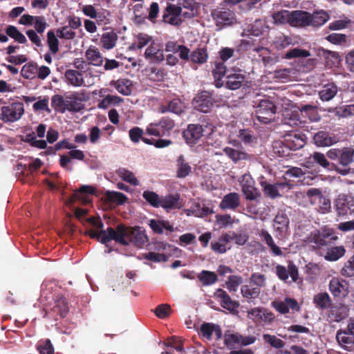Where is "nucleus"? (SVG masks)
Returning <instances> with one entry per match:
<instances>
[{"label": "nucleus", "mask_w": 354, "mask_h": 354, "mask_svg": "<svg viewBox=\"0 0 354 354\" xmlns=\"http://www.w3.org/2000/svg\"><path fill=\"white\" fill-rule=\"evenodd\" d=\"M336 209L339 216L352 214L354 212V201H336Z\"/></svg>", "instance_id": "obj_41"}, {"label": "nucleus", "mask_w": 354, "mask_h": 354, "mask_svg": "<svg viewBox=\"0 0 354 354\" xmlns=\"http://www.w3.org/2000/svg\"><path fill=\"white\" fill-rule=\"evenodd\" d=\"M240 183L245 199H257L261 196L260 191L255 187V181L250 174L243 175Z\"/></svg>", "instance_id": "obj_11"}, {"label": "nucleus", "mask_w": 354, "mask_h": 354, "mask_svg": "<svg viewBox=\"0 0 354 354\" xmlns=\"http://www.w3.org/2000/svg\"><path fill=\"white\" fill-rule=\"evenodd\" d=\"M336 339L339 346L346 351H351L354 346V337L346 331V329H339L336 333Z\"/></svg>", "instance_id": "obj_28"}, {"label": "nucleus", "mask_w": 354, "mask_h": 354, "mask_svg": "<svg viewBox=\"0 0 354 354\" xmlns=\"http://www.w3.org/2000/svg\"><path fill=\"white\" fill-rule=\"evenodd\" d=\"M117 239L114 241L124 246H128L131 243L133 245L142 248L148 241L145 231L139 226L130 227L124 224H119L115 228Z\"/></svg>", "instance_id": "obj_1"}, {"label": "nucleus", "mask_w": 354, "mask_h": 354, "mask_svg": "<svg viewBox=\"0 0 354 354\" xmlns=\"http://www.w3.org/2000/svg\"><path fill=\"white\" fill-rule=\"evenodd\" d=\"M276 274L279 279L282 281H286L290 275L292 280L296 282L299 277L298 268L292 262L289 263L288 268L283 266L277 265L276 266Z\"/></svg>", "instance_id": "obj_18"}, {"label": "nucleus", "mask_w": 354, "mask_h": 354, "mask_svg": "<svg viewBox=\"0 0 354 354\" xmlns=\"http://www.w3.org/2000/svg\"><path fill=\"white\" fill-rule=\"evenodd\" d=\"M111 84L123 95H129L132 93L131 81L128 79H120L117 81H112Z\"/></svg>", "instance_id": "obj_39"}, {"label": "nucleus", "mask_w": 354, "mask_h": 354, "mask_svg": "<svg viewBox=\"0 0 354 354\" xmlns=\"http://www.w3.org/2000/svg\"><path fill=\"white\" fill-rule=\"evenodd\" d=\"M348 316V308L342 304H330L326 313L328 323L340 322Z\"/></svg>", "instance_id": "obj_10"}, {"label": "nucleus", "mask_w": 354, "mask_h": 354, "mask_svg": "<svg viewBox=\"0 0 354 354\" xmlns=\"http://www.w3.org/2000/svg\"><path fill=\"white\" fill-rule=\"evenodd\" d=\"M144 131L139 127H133L129 131V138L131 142L138 143L140 140L148 139L144 136Z\"/></svg>", "instance_id": "obj_57"}, {"label": "nucleus", "mask_w": 354, "mask_h": 354, "mask_svg": "<svg viewBox=\"0 0 354 354\" xmlns=\"http://www.w3.org/2000/svg\"><path fill=\"white\" fill-rule=\"evenodd\" d=\"M314 143L317 147H329L337 142V139L334 136H331L328 132L320 131L316 133L313 137Z\"/></svg>", "instance_id": "obj_26"}, {"label": "nucleus", "mask_w": 354, "mask_h": 354, "mask_svg": "<svg viewBox=\"0 0 354 354\" xmlns=\"http://www.w3.org/2000/svg\"><path fill=\"white\" fill-rule=\"evenodd\" d=\"M289 218L284 213H278L274 219V228L279 236L285 234L289 227Z\"/></svg>", "instance_id": "obj_30"}, {"label": "nucleus", "mask_w": 354, "mask_h": 354, "mask_svg": "<svg viewBox=\"0 0 354 354\" xmlns=\"http://www.w3.org/2000/svg\"><path fill=\"white\" fill-rule=\"evenodd\" d=\"M123 100H124L119 96L107 95L99 102L97 107L101 109H106L111 106L119 105Z\"/></svg>", "instance_id": "obj_46"}, {"label": "nucleus", "mask_w": 354, "mask_h": 354, "mask_svg": "<svg viewBox=\"0 0 354 354\" xmlns=\"http://www.w3.org/2000/svg\"><path fill=\"white\" fill-rule=\"evenodd\" d=\"M348 284L343 279L333 278L329 283V290L335 297L346 296L348 292Z\"/></svg>", "instance_id": "obj_20"}, {"label": "nucleus", "mask_w": 354, "mask_h": 354, "mask_svg": "<svg viewBox=\"0 0 354 354\" xmlns=\"http://www.w3.org/2000/svg\"><path fill=\"white\" fill-rule=\"evenodd\" d=\"M214 296L218 299L221 307L232 314L238 313L237 308L240 306L239 301L232 300L225 290L218 288L214 292Z\"/></svg>", "instance_id": "obj_13"}, {"label": "nucleus", "mask_w": 354, "mask_h": 354, "mask_svg": "<svg viewBox=\"0 0 354 354\" xmlns=\"http://www.w3.org/2000/svg\"><path fill=\"white\" fill-rule=\"evenodd\" d=\"M214 333L217 340H220L223 337L221 328L219 325L213 323H203L200 328V334L207 339H212V333Z\"/></svg>", "instance_id": "obj_22"}, {"label": "nucleus", "mask_w": 354, "mask_h": 354, "mask_svg": "<svg viewBox=\"0 0 354 354\" xmlns=\"http://www.w3.org/2000/svg\"><path fill=\"white\" fill-rule=\"evenodd\" d=\"M326 59V64L330 67L337 65L339 62V55L337 53L323 50V55Z\"/></svg>", "instance_id": "obj_62"}, {"label": "nucleus", "mask_w": 354, "mask_h": 354, "mask_svg": "<svg viewBox=\"0 0 354 354\" xmlns=\"http://www.w3.org/2000/svg\"><path fill=\"white\" fill-rule=\"evenodd\" d=\"M241 292L243 297L247 299H256L259 296L261 290L259 288H250L245 285L241 287Z\"/></svg>", "instance_id": "obj_58"}, {"label": "nucleus", "mask_w": 354, "mask_h": 354, "mask_svg": "<svg viewBox=\"0 0 354 354\" xmlns=\"http://www.w3.org/2000/svg\"><path fill=\"white\" fill-rule=\"evenodd\" d=\"M37 348L40 354H54V347L49 339L39 340Z\"/></svg>", "instance_id": "obj_56"}, {"label": "nucleus", "mask_w": 354, "mask_h": 354, "mask_svg": "<svg viewBox=\"0 0 354 354\" xmlns=\"http://www.w3.org/2000/svg\"><path fill=\"white\" fill-rule=\"evenodd\" d=\"M184 107V104L180 99L174 98L168 102L166 104H162L159 107V111L162 113L171 112L180 115L183 112Z\"/></svg>", "instance_id": "obj_27"}, {"label": "nucleus", "mask_w": 354, "mask_h": 354, "mask_svg": "<svg viewBox=\"0 0 354 354\" xmlns=\"http://www.w3.org/2000/svg\"><path fill=\"white\" fill-rule=\"evenodd\" d=\"M299 111L302 114L305 113V115L312 122H317L321 118L317 109L315 106L310 104L302 105L299 108Z\"/></svg>", "instance_id": "obj_47"}, {"label": "nucleus", "mask_w": 354, "mask_h": 354, "mask_svg": "<svg viewBox=\"0 0 354 354\" xmlns=\"http://www.w3.org/2000/svg\"><path fill=\"white\" fill-rule=\"evenodd\" d=\"M272 19L275 24H290L291 12L288 10L278 11L272 14Z\"/></svg>", "instance_id": "obj_53"}, {"label": "nucleus", "mask_w": 354, "mask_h": 354, "mask_svg": "<svg viewBox=\"0 0 354 354\" xmlns=\"http://www.w3.org/2000/svg\"><path fill=\"white\" fill-rule=\"evenodd\" d=\"M47 44L50 50L53 53H57L58 52L59 41L52 30L47 32Z\"/></svg>", "instance_id": "obj_61"}, {"label": "nucleus", "mask_w": 354, "mask_h": 354, "mask_svg": "<svg viewBox=\"0 0 354 354\" xmlns=\"http://www.w3.org/2000/svg\"><path fill=\"white\" fill-rule=\"evenodd\" d=\"M242 282L243 278L241 276L230 275L226 281V287L230 292H236Z\"/></svg>", "instance_id": "obj_59"}, {"label": "nucleus", "mask_w": 354, "mask_h": 354, "mask_svg": "<svg viewBox=\"0 0 354 354\" xmlns=\"http://www.w3.org/2000/svg\"><path fill=\"white\" fill-rule=\"evenodd\" d=\"M272 306L281 314H286L289 313L290 309L298 311L299 306L293 298L286 297L283 301H274L272 302Z\"/></svg>", "instance_id": "obj_19"}, {"label": "nucleus", "mask_w": 354, "mask_h": 354, "mask_svg": "<svg viewBox=\"0 0 354 354\" xmlns=\"http://www.w3.org/2000/svg\"><path fill=\"white\" fill-rule=\"evenodd\" d=\"M223 152L235 163L240 160H246L248 158V154L246 152L230 147H225Z\"/></svg>", "instance_id": "obj_43"}, {"label": "nucleus", "mask_w": 354, "mask_h": 354, "mask_svg": "<svg viewBox=\"0 0 354 354\" xmlns=\"http://www.w3.org/2000/svg\"><path fill=\"white\" fill-rule=\"evenodd\" d=\"M118 36L113 30L104 32L100 38L102 47L105 50L113 49L118 41Z\"/></svg>", "instance_id": "obj_31"}, {"label": "nucleus", "mask_w": 354, "mask_h": 354, "mask_svg": "<svg viewBox=\"0 0 354 354\" xmlns=\"http://www.w3.org/2000/svg\"><path fill=\"white\" fill-rule=\"evenodd\" d=\"M249 319L259 325L270 324L274 319V315L269 310L263 307H256L248 312Z\"/></svg>", "instance_id": "obj_9"}, {"label": "nucleus", "mask_w": 354, "mask_h": 354, "mask_svg": "<svg viewBox=\"0 0 354 354\" xmlns=\"http://www.w3.org/2000/svg\"><path fill=\"white\" fill-rule=\"evenodd\" d=\"M224 337V343L229 349H233L236 344L240 343V340L241 339V335L238 333H225Z\"/></svg>", "instance_id": "obj_60"}, {"label": "nucleus", "mask_w": 354, "mask_h": 354, "mask_svg": "<svg viewBox=\"0 0 354 354\" xmlns=\"http://www.w3.org/2000/svg\"><path fill=\"white\" fill-rule=\"evenodd\" d=\"M272 151L279 157H287L290 155V150L285 142L276 140L272 144Z\"/></svg>", "instance_id": "obj_48"}, {"label": "nucleus", "mask_w": 354, "mask_h": 354, "mask_svg": "<svg viewBox=\"0 0 354 354\" xmlns=\"http://www.w3.org/2000/svg\"><path fill=\"white\" fill-rule=\"evenodd\" d=\"M84 98V92H73L66 95V107L71 112H80L84 109L81 101Z\"/></svg>", "instance_id": "obj_17"}, {"label": "nucleus", "mask_w": 354, "mask_h": 354, "mask_svg": "<svg viewBox=\"0 0 354 354\" xmlns=\"http://www.w3.org/2000/svg\"><path fill=\"white\" fill-rule=\"evenodd\" d=\"M182 8L180 6L168 3L162 15V21L172 26H179L182 24L180 18Z\"/></svg>", "instance_id": "obj_12"}, {"label": "nucleus", "mask_w": 354, "mask_h": 354, "mask_svg": "<svg viewBox=\"0 0 354 354\" xmlns=\"http://www.w3.org/2000/svg\"><path fill=\"white\" fill-rule=\"evenodd\" d=\"M284 140L290 151H296L306 145L305 135L300 133H291L285 136Z\"/></svg>", "instance_id": "obj_21"}, {"label": "nucleus", "mask_w": 354, "mask_h": 354, "mask_svg": "<svg viewBox=\"0 0 354 354\" xmlns=\"http://www.w3.org/2000/svg\"><path fill=\"white\" fill-rule=\"evenodd\" d=\"M65 77L68 82L73 86H82L84 85L82 73L77 70H66L65 72Z\"/></svg>", "instance_id": "obj_36"}, {"label": "nucleus", "mask_w": 354, "mask_h": 354, "mask_svg": "<svg viewBox=\"0 0 354 354\" xmlns=\"http://www.w3.org/2000/svg\"><path fill=\"white\" fill-rule=\"evenodd\" d=\"M116 173L123 180L133 185H137L138 184V180L132 171L124 168H120L117 170Z\"/></svg>", "instance_id": "obj_54"}, {"label": "nucleus", "mask_w": 354, "mask_h": 354, "mask_svg": "<svg viewBox=\"0 0 354 354\" xmlns=\"http://www.w3.org/2000/svg\"><path fill=\"white\" fill-rule=\"evenodd\" d=\"M310 13L297 10L291 12L290 24L295 26H310Z\"/></svg>", "instance_id": "obj_29"}, {"label": "nucleus", "mask_w": 354, "mask_h": 354, "mask_svg": "<svg viewBox=\"0 0 354 354\" xmlns=\"http://www.w3.org/2000/svg\"><path fill=\"white\" fill-rule=\"evenodd\" d=\"M149 203L154 207H162L164 209L169 212L173 209H179L183 204V201H147Z\"/></svg>", "instance_id": "obj_38"}, {"label": "nucleus", "mask_w": 354, "mask_h": 354, "mask_svg": "<svg viewBox=\"0 0 354 354\" xmlns=\"http://www.w3.org/2000/svg\"><path fill=\"white\" fill-rule=\"evenodd\" d=\"M84 234L89 236L91 239H96L98 241L103 244H107L111 241L118 239L115 236V228L109 227L106 230H102L97 232L93 229H88Z\"/></svg>", "instance_id": "obj_15"}, {"label": "nucleus", "mask_w": 354, "mask_h": 354, "mask_svg": "<svg viewBox=\"0 0 354 354\" xmlns=\"http://www.w3.org/2000/svg\"><path fill=\"white\" fill-rule=\"evenodd\" d=\"M209 55L206 47L198 48L190 53V62L203 64L207 62Z\"/></svg>", "instance_id": "obj_37"}, {"label": "nucleus", "mask_w": 354, "mask_h": 354, "mask_svg": "<svg viewBox=\"0 0 354 354\" xmlns=\"http://www.w3.org/2000/svg\"><path fill=\"white\" fill-rule=\"evenodd\" d=\"M346 252L344 246H335L328 248L324 258L329 261H335L342 257Z\"/></svg>", "instance_id": "obj_45"}, {"label": "nucleus", "mask_w": 354, "mask_h": 354, "mask_svg": "<svg viewBox=\"0 0 354 354\" xmlns=\"http://www.w3.org/2000/svg\"><path fill=\"white\" fill-rule=\"evenodd\" d=\"M308 164L316 163L323 169L327 171L335 170L342 175H346L348 174L350 169H340L334 163L330 162L326 156L321 152L315 151L309 157V160L307 162Z\"/></svg>", "instance_id": "obj_7"}, {"label": "nucleus", "mask_w": 354, "mask_h": 354, "mask_svg": "<svg viewBox=\"0 0 354 354\" xmlns=\"http://www.w3.org/2000/svg\"><path fill=\"white\" fill-rule=\"evenodd\" d=\"M199 281L204 286H210L217 281V274L212 271L203 270L198 276Z\"/></svg>", "instance_id": "obj_52"}, {"label": "nucleus", "mask_w": 354, "mask_h": 354, "mask_svg": "<svg viewBox=\"0 0 354 354\" xmlns=\"http://www.w3.org/2000/svg\"><path fill=\"white\" fill-rule=\"evenodd\" d=\"M337 239L333 229L324 226L312 231L306 237V242L314 248L319 249L330 245Z\"/></svg>", "instance_id": "obj_2"}, {"label": "nucleus", "mask_w": 354, "mask_h": 354, "mask_svg": "<svg viewBox=\"0 0 354 354\" xmlns=\"http://www.w3.org/2000/svg\"><path fill=\"white\" fill-rule=\"evenodd\" d=\"M6 33L19 44L27 43L26 37L14 26H8L6 28Z\"/></svg>", "instance_id": "obj_50"}, {"label": "nucleus", "mask_w": 354, "mask_h": 354, "mask_svg": "<svg viewBox=\"0 0 354 354\" xmlns=\"http://www.w3.org/2000/svg\"><path fill=\"white\" fill-rule=\"evenodd\" d=\"M192 104L194 108L200 112H210L214 105L212 93L207 91L199 92L193 99Z\"/></svg>", "instance_id": "obj_8"}, {"label": "nucleus", "mask_w": 354, "mask_h": 354, "mask_svg": "<svg viewBox=\"0 0 354 354\" xmlns=\"http://www.w3.org/2000/svg\"><path fill=\"white\" fill-rule=\"evenodd\" d=\"M176 176L179 178L187 177L192 172V167L185 160L184 156L180 155L176 160Z\"/></svg>", "instance_id": "obj_34"}, {"label": "nucleus", "mask_w": 354, "mask_h": 354, "mask_svg": "<svg viewBox=\"0 0 354 354\" xmlns=\"http://www.w3.org/2000/svg\"><path fill=\"white\" fill-rule=\"evenodd\" d=\"M354 149L351 147H344L340 149L339 163L344 166H348L353 162Z\"/></svg>", "instance_id": "obj_44"}, {"label": "nucleus", "mask_w": 354, "mask_h": 354, "mask_svg": "<svg viewBox=\"0 0 354 354\" xmlns=\"http://www.w3.org/2000/svg\"><path fill=\"white\" fill-rule=\"evenodd\" d=\"M315 306L321 310H326L331 304L332 300L327 292H319L313 297Z\"/></svg>", "instance_id": "obj_35"}, {"label": "nucleus", "mask_w": 354, "mask_h": 354, "mask_svg": "<svg viewBox=\"0 0 354 354\" xmlns=\"http://www.w3.org/2000/svg\"><path fill=\"white\" fill-rule=\"evenodd\" d=\"M78 193L85 194L87 196H93L97 198L100 197V193L95 187L92 185H82L78 189H77L74 193L73 197L71 198L70 199H80L77 196ZM82 199L84 198H82Z\"/></svg>", "instance_id": "obj_51"}, {"label": "nucleus", "mask_w": 354, "mask_h": 354, "mask_svg": "<svg viewBox=\"0 0 354 354\" xmlns=\"http://www.w3.org/2000/svg\"><path fill=\"white\" fill-rule=\"evenodd\" d=\"M214 125L211 123L206 124H189L183 131V137L188 145H195L204 136L209 135L214 131Z\"/></svg>", "instance_id": "obj_3"}, {"label": "nucleus", "mask_w": 354, "mask_h": 354, "mask_svg": "<svg viewBox=\"0 0 354 354\" xmlns=\"http://www.w3.org/2000/svg\"><path fill=\"white\" fill-rule=\"evenodd\" d=\"M212 16L216 25L221 28L226 25H231L235 21V15L230 9H215L212 12Z\"/></svg>", "instance_id": "obj_14"}, {"label": "nucleus", "mask_w": 354, "mask_h": 354, "mask_svg": "<svg viewBox=\"0 0 354 354\" xmlns=\"http://www.w3.org/2000/svg\"><path fill=\"white\" fill-rule=\"evenodd\" d=\"M337 93V87L333 83L326 84L323 88L319 92V98L322 101H329L332 100Z\"/></svg>", "instance_id": "obj_42"}, {"label": "nucleus", "mask_w": 354, "mask_h": 354, "mask_svg": "<svg viewBox=\"0 0 354 354\" xmlns=\"http://www.w3.org/2000/svg\"><path fill=\"white\" fill-rule=\"evenodd\" d=\"M263 340L269 344L271 346L276 348H281L284 346L285 343L281 339L277 337L274 335H272L270 334H264L263 335Z\"/></svg>", "instance_id": "obj_63"}, {"label": "nucleus", "mask_w": 354, "mask_h": 354, "mask_svg": "<svg viewBox=\"0 0 354 354\" xmlns=\"http://www.w3.org/2000/svg\"><path fill=\"white\" fill-rule=\"evenodd\" d=\"M277 107L274 104L269 100H261L256 109L257 120L263 124H268L274 119Z\"/></svg>", "instance_id": "obj_5"}, {"label": "nucleus", "mask_w": 354, "mask_h": 354, "mask_svg": "<svg viewBox=\"0 0 354 354\" xmlns=\"http://www.w3.org/2000/svg\"><path fill=\"white\" fill-rule=\"evenodd\" d=\"M149 225L155 234H161L163 233L164 230L171 232L174 230L173 225H170L169 221H167L151 219Z\"/></svg>", "instance_id": "obj_33"}, {"label": "nucleus", "mask_w": 354, "mask_h": 354, "mask_svg": "<svg viewBox=\"0 0 354 354\" xmlns=\"http://www.w3.org/2000/svg\"><path fill=\"white\" fill-rule=\"evenodd\" d=\"M261 186L262 187V190L265 196L269 197L271 198H276L277 196H280L279 191L280 189L284 188L286 187V184L284 183H274L272 184L266 180H261L260 182Z\"/></svg>", "instance_id": "obj_24"}, {"label": "nucleus", "mask_w": 354, "mask_h": 354, "mask_svg": "<svg viewBox=\"0 0 354 354\" xmlns=\"http://www.w3.org/2000/svg\"><path fill=\"white\" fill-rule=\"evenodd\" d=\"M175 127V122L169 117H162L158 122L149 124L146 128V134L162 138L169 136Z\"/></svg>", "instance_id": "obj_4"}, {"label": "nucleus", "mask_w": 354, "mask_h": 354, "mask_svg": "<svg viewBox=\"0 0 354 354\" xmlns=\"http://www.w3.org/2000/svg\"><path fill=\"white\" fill-rule=\"evenodd\" d=\"M37 72V65L35 63H28L21 68V75L25 79L32 80L33 79Z\"/></svg>", "instance_id": "obj_55"}, {"label": "nucleus", "mask_w": 354, "mask_h": 354, "mask_svg": "<svg viewBox=\"0 0 354 354\" xmlns=\"http://www.w3.org/2000/svg\"><path fill=\"white\" fill-rule=\"evenodd\" d=\"M0 119L4 122H13L21 118L24 113V105L20 102L11 103L1 109Z\"/></svg>", "instance_id": "obj_6"}, {"label": "nucleus", "mask_w": 354, "mask_h": 354, "mask_svg": "<svg viewBox=\"0 0 354 354\" xmlns=\"http://www.w3.org/2000/svg\"><path fill=\"white\" fill-rule=\"evenodd\" d=\"M85 57L88 65L95 66H102L103 65L104 58L99 49L95 46H91L86 50Z\"/></svg>", "instance_id": "obj_25"}, {"label": "nucleus", "mask_w": 354, "mask_h": 354, "mask_svg": "<svg viewBox=\"0 0 354 354\" xmlns=\"http://www.w3.org/2000/svg\"><path fill=\"white\" fill-rule=\"evenodd\" d=\"M66 97L65 99L61 95H54L51 98V106L55 111L64 113L67 110L66 107Z\"/></svg>", "instance_id": "obj_49"}, {"label": "nucleus", "mask_w": 354, "mask_h": 354, "mask_svg": "<svg viewBox=\"0 0 354 354\" xmlns=\"http://www.w3.org/2000/svg\"><path fill=\"white\" fill-rule=\"evenodd\" d=\"M145 57L153 63H160L165 60L163 50L160 44L155 41L151 42L145 52Z\"/></svg>", "instance_id": "obj_16"}, {"label": "nucleus", "mask_w": 354, "mask_h": 354, "mask_svg": "<svg viewBox=\"0 0 354 354\" xmlns=\"http://www.w3.org/2000/svg\"><path fill=\"white\" fill-rule=\"evenodd\" d=\"M226 88L230 90H236L241 87L245 77L241 71L230 72L226 75Z\"/></svg>", "instance_id": "obj_23"}, {"label": "nucleus", "mask_w": 354, "mask_h": 354, "mask_svg": "<svg viewBox=\"0 0 354 354\" xmlns=\"http://www.w3.org/2000/svg\"><path fill=\"white\" fill-rule=\"evenodd\" d=\"M68 310L69 307L66 299L62 295H57L55 298V305L52 308V311L58 314L60 317H64Z\"/></svg>", "instance_id": "obj_32"}, {"label": "nucleus", "mask_w": 354, "mask_h": 354, "mask_svg": "<svg viewBox=\"0 0 354 354\" xmlns=\"http://www.w3.org/2000/svg\"><path fill=\"white\" fill-rule=\"evenodd\" d=\"M330 18L329 15L324 10L314 12L310 14V25L319 27L324 25Z\"/></svg>", "instance_id": "obj_40"}, {"label": "nucleus", "mask_w": 354, "mask_h": 354, "mask_svg": "<svg viewBox=\"0 0 354 354\" xmlns=\"http://www.w3.org/2000/svg\"><path fill=\"white\" fill-rule=\"evenodd\" d=\"M340 272L342 276L346 277L354 276V254L344 263Z\"/></svg>", "instance_id": "obj_64"}]
</instances>
